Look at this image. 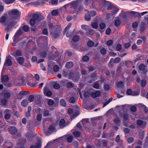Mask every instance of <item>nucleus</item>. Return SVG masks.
<instances>
[{
  "mask_svg": "<svg viewBox=\"0 0 148 148\" xmlns=\"http://www.w3.org/2000/svg\"><path fill=\"white\" fill-rule=\"evenodd\" d=\"M13 55L15 57L22 55L21 51L20 50H17L13 53Z\"/></svg>",
  "mask_w": 148,
  "mask_h": 148,
  "instance_id": "16",
  "label": "nucleus"
},
{
  "mask_svg": "<svg viewBox=\"0 0 148 148\" xmlns=\"http://www.w3.org/2000/svg\"><path fill=\"white\" fill-rule=\"evenodd\" d=\"M121 23V21L120 20H116L114 21V25L116 27L119 26Z\"/></svg>",
  "mask_w": 148,
  "mask_h": 148,
  "instance_id": "37",
  "label": "nucleus"
},
{
  "mask_svg": "<svg viewBox=\"0 0 148 148\" xmlns=\"http://www.w3.org/2000/svg\"><path fill=\"white\" fill-rule=\"evenodd\" d=\"M54 102L53 100L51 99H49L47 101V103L48 105L52 106L54 104Z\"/></svg>",
  "mask_w": 148,
  "mask_h": 148,
  "instance_id": "51",
  "label": "nucleus"
},
{
  "mask_svg": "<svg viewBox=\"0 0 148 148\" xmlns=\"http://www.w3.org/2000/svg\"><path fill=\"white\" fill-rule=\"evenodd\" d=\"M18 132V129L16 127L10 126V134L12 135H15Z\"/></svg>",
  "mask_w": 148,
  "mask_h": 148,
  "instance_id": "13",
  "label": "nucleus"
},
{
  "mask_svg": "<svg viewBox=\"0 0 148 148\" xmlns=\"http://www.w3.org/2000/svg\"><path fill=\"white\" fill-rule=\"evenodd\" d=\"M69 76L73 80L76 82L79 79V78H77L76 79H75L74 78V74L73 72H71L70 73Z\"/></svg>",
  "mask_w": 148,
  "mask_h": 148,
  "instance_id": "24",
  "label": "nucleus"
},
{
  "mask_svg": "<svg viewBox=\"0 0 148 148\" xmlns=\"http://www.w3.org/2000/svg\"><path fill=\"white\" fill-rule=\"evenodd\" d=\"M29 102H31L33 101L34 99V95H29L28 99Z\"/></svg>",
  "mask_w": 148,
  "mask_h": 148,
  "instance_id": "43",
  "label": "nucleus"
},
{
  "mask_svg": "<svg viewBox=\"0 0 148 148\" xmlns=\"http://www.w3.org/2000/svg\"><path fill=\"white\" fill-rule=\"evenodd\" d=\"M61 105L62 106L65 107L66 105V102L64 99H61L60 102Z\"/></svg>",
  "mask_w": 148,
  "mask_h": 148,
  "instance_id": "45",
  "label": "nucleus"
},
{
  "mask_svg": "<svg viewBox=\"0 0 148 148\" xmlns=\"http://www.w3.org/2000/svg\"><path fill=\"white\" fill-rule=\"evenodd\" d=\"M94 42L92 40H90L87 43V46L89 47H93L94 45Z\"/></svg>",
  "mask_w": 148,
  "mask_h": 148,
  "instance_id": "35",
  "label": "nucleus"
},
{
  "mask_svg": "<svg viewBox=\"0 0 148 148\" xmlns=\"http://www.w3.org/2000/svg\"><path fill=\"white\" fill-rule=\"evenodd\" d=\"M122 49V45L120 44H119L117 45L116 47V51H120Z\"/></svg>",
  "mask_w": 148,
  "mask_h": 148,
  "instance_id": "47",
  "label": "nucleus"
},
{
  "mask_svg": "<svg viewBox=\"0 0 148 148\" xmlns=\"http://www.w3.org/2000/svg\"><path fill=\"white\" fill-rule=\"evenodd\" d=\"M124 86V84L122 81L119 82L117 84V86L119 88H123Z\"/></svg>",
  "mask_w": 148,
  "mask_h": 148,
  "instance_id": "39",
  "label": "nucleus"
},
{
  "mask_svg": "<svg viewBox=\"0 0 148 148\" xmlns=\"http://www.w3.org/2000/svg\"><path fill=\"white\" fill-rule=\"evenodd\" d=\"M8 16L7 13L4 14L0 19V22L1 23H4V25L5 26L8 22Z\"/></svg>",
  "mask_w": 148,
  "mask_h": 148,
  "instance_id": "5",
  "label": "nucleus"
},
{
  "mask_svg": "<svg viewBox=\"0 0 148 148\" xmlns=\"http://www.w3.org/2000/svg\"><path fill=\"white\" fill-rule=\"evenodd\" d=\"M113 59L112 58H111L109 62L108 66L109 68H112L113 67L114 64V62L113 61Z\"/></svg>",
  "mask_w": 148,
  "mask_h": 148,
  "instance_id": "41",
  "label": "nucleus"
},
{
  "mask_svg": "<svg viewBox=\"0 0 148 148\" xmlns=\"http://www.w3.org/2000/svg\"><path fill=\"white\" fill-rule=\"evenodd\" d=\"M10 72H11V76H12V78L15 77L17 74L16 72H15L13 69H10Z\"/></svg>",
  "mask_w": 148,
  "mask_h": 148,
  "instance_id": "32",
  "label": "nucleus"
},
{
  "mask_svg": "<svg viewBox=\"0 0 148 148\" xmlns=\"http://www.w3.org/2000/svg\"><path fill=\"white\" fill-rule=\"evenodd\" d=\"M73 139V136H69L67 138V141L69 143H71Z\"/></svg>",
  "mask_w": 148,
  "mask_h": 148,
  "instance_id": "48",
  "label": "nucleus"
},
{
  "mask_svg": "<svg viewBox=\"0 0 148 148\" xmlns=\"http://www.w3.org/2000/svg\"><path fill=\"white\" fill-rule=\"evenodd\" d=\"M53 88L56 89H58L60 88V85L57 83L55 84L53 86Z\"/></svg>",
  "mask_w": 148,
  "mask_h": 148,
  "instance_id": "64",
  "label": "nucleus"
},
{
  "mask_svg": "<svg viewBox=\"0 0 148 148\" xmlns=\"http://www.w3.org/2000/svg\"><path fill=\"white\" fill-rule=\"evenodd\" d=\"M1 80L2 83L5 86L7 85V87H9V84H6V83L8 81L9 79V77L7 75H4L1 76Z\"/></svg>",
  "mask_w": 148,
  "mask_h": 148,
  "instance_id": "6",
  "label": "nucleus"
},
{
  "mask_svg": "<svg viewBox=\"0 0 148 148\" xmlns=\"http://www.w3.org/2000/svg\"><path fill=\"white\" fill-rule=\"evenodd\" d=\"M101 95V92L99 90H96L95 92H91L90 93V96L94 98L99 97Z\"/></svg>",
  "mask_w": 148,
  "mask_h": 148,
  "instance_id": "7",
  "label": "nucleus"
},
{
  "mask_svg": "<svg viewBox=\"0 0 148 148\" xmlns=\"http://www.w3.org/2000/svg\"><path fill=\"white\" fill-rule=\"evenodd\" d=\"M28 104V101L27 99H23L21 102V106L24 107L27 106Z\"/></svg>",
  "mask_w": 148,
  "mask_h": 148,
  "instance_id": "22",
  "label": "nucleus"
},
{
  "mask_svg": "<svg viewBox=\"0 0 148 148\" xmlns=\"http://www.w3.org/2000/svg\"><path fill=\"white\" fill-rule=\"evenodd\" d=\"M8 102V100L6 99H3L1 100V103L3 106H6L7 103Z\"/></svg>",
  "mask_w": 148,
  "mask_h": 148,
  "instance_id": "49",
  "label": "nucleus"
},
{
  "mask_svg": "<svg viewBox=\"0 0 148 148\" xmlns=\"http://www.w3.org/2000/svg\"><path fill=\"white\" fill-rule=\"evenodd\" d=\"M113 121L115 123L119 124V125L121 123V120L120 118L119 117H115L114 118Z\"/></svg>",
  "mask_w": 148,
  "mask_h": 148,
  "instance_id": "25",
  "label": "nucleus"
},
{
  "mask_svg": "<svg viewBox=\"0 0 148 148\" xmlns=\"http://www.w3.org/2000/svg\"><path fill=\"white\" fill-rule=\"evenodd\" d=\"M29 30V27L27 25H24L22 27H21L17 31L14 36V39L15 40L16 38H19L20 36L22 35L23 33V30L25 32H27Z\"/></svg>",
  "mask_w": 148,
  "mask_h": 148,
  "instance_id": "3",
  "label": "nucleus"
},
{
  "mask_svg": "<svg viewBox=\"0 0 148 148\" xmlns=\"http://www.w3.org/2000/svg\"><path fill=\"white\" fill-rule=\"evenodd\" d=\"M133 91L131 89L129 88L127 90V91H126V94L127 95H137V92H135V94H132Z\"/></svg>",
  "mask_w": 148,
  "mask_h": 148,
  "instance_id": "18",
  "label": "nucleus"
},
{
  "mask_svg": "<svg viewBox=\"0 0 148 148\" xmlns=\"http://www.w3.org/2000/svg\"><path fill=\"white\" fill-rule=\"evenodd\" d=\"M52 14L54 16H57L58 15V11L56 10H53L51 12Z\"/></svg>",
  "mask_w": 148,
  "mask_h": 148,
  "instance_id": "61",
  "label": "nucleus"
},
{
  "mask_svg": "<svg viewBox=\"0 0 148 148\" xmlns=\"http://www.w3.org/2000/svg\"><path fill=\"white\" fill-rule=\"evenodd\" d=\"M38 16L34 14L32 16V18L30 19L29 23L30 25L32 26L35 25L36 21H37Z\"/></svg>",
  "mask_w": 148,
  "mask_h": 148,
  "instance_id": "9",
  "label": "nucleus"
},
{
  "mask_svg": "<svg viewBox=\"0 0 148 148\" xmlns=\"http://www.w3.org/2000/svg\"><path fill=\"white\" fill-rule=\"evenodd\" d=\"M113 60V61L114 62L117 63L119 62L120 61V59L119 57H116L114 59L112 58Z\"/></svg>",
  "mask_w": 148,
  "mask_h": 148,
  "instance_id": "62",
  "label": "nucleus"
},
{
  "mask_svg": "<svg viewBox=\"0 0 148 148\" xmlns=\"http://www.w3.org/2000/svg\"><path fill=\"white\" fill-rule=\"evenodd\" d=\"M89 60V57L87 56H84L82 58V60L84 62H87Z\"/></svg>",
  "mask_w": 148,
  "mask_h": 148,
  "instance_id": "52",
  "label": "nucleus"
},
{
  "mask_svg": "<svg viewBox=\"0 0 148 148\" xmlns=\"http://www.w3.org/2000/svg\"><path fill=\"white\" fill-rule=\"evenodd\" d=\"M139 104L140 106L143 108L144 110L145 113H147L148 112V108H147V107L145 105L142 103H140Z\"/></svg>",
  "mask_w": 148,
  "mask_h": 148,
  "instance_id": "28",
  "label": "nucleus"
},
{
  "mask_svg": "<svg viewBox=\"0 0 148 148\" xmlns=\"http://www.w3.org/2000/svg\"><path fill=\"white\" fill-rule=\"evenodd\" d=\"M74 84L72 82H69L66 84V87L68 88H72L74 87Z\"/></svg>",
  "mask_w": 148,
  "mask_h": 148,
  "instance_id": "26",
  "label": "nucleus"
},
{
  "mask_svg": "<svg viewBox=\"0 0 148 148\" xmlns=\"http://www.w3.org/2000/svg\"><path fill=\"white\" fill-rule=\"evenodd\" d=\"M5 114L4 118L5 119H9V110H6L4 112Z\"/></svg>",
  "mask_w": 148,
  "mask_h": 148,
  "instance_id": "17",
  "label": "nucleus"
},
{
  "mask_svg": "<svg viewBox=\"0 0 148 148\" xmlns=\"http://www.w3.org/2000/svg\"><path fill=\"white\" fill-rule=\"evenodd\" d=\"M47 53L46 51H44L41 52L40 55L42 58H45L46 57Z\"/></svg>",
  "mask_w": 148,
  "mask_h": 148,
  "instance_id": "53",
  "label": "nucleus"
},
{
  "mask_svg": "<svg viewBox=\"0 0 148 148\" xmlns=\"http://www.w3.org/2000/svg\"><path fill=\"white\" fill-rule=\"evenodd\" d=\"M131 45V44L130 42L125 43L124 45V47L125 49H127Z\"/></svg>",
  "mask_w": 148,
  "mask_h": 148,
  "instance_id": "59",
  "label": "nucleus"
},
{
  "mask_svg": "<svg viewBox=\"0 0 148 148\" xmlns=\"http://www.w3.org/2000/svg\"><path fill=\"white\" fill-rule=\"evenodd\" d=\"M100 52L101 54L105 55L107 51L105 48H102L100 50Z\"/></svg>",
  "mask_w": 148,
  "mask_h": 148,
  "instance_id": "50",
  "label": "nucleus"
},
{
  "mask_svg": "<svg viewBox=\"0 0 148 148\" xmlns=\"http://www.w3.org/2000/svg\"><path fill=\"white\" fill-rule=\"evenodd\" d=\"M35 15H36L38 16L37 20H38L39 21H40L44 19L45 18L43 15L40 14L39 15L37 14H34Z\"/></svg>",
  "mask_w": 148,
  "mask_h": 148,
  "instance_id": "30",
  "label": "nucleus"
},
{
  "mask_svg": "<svg viewBox=\"0 0 148 148\" xmlns=\"http://www.w3.org/2000/svg\"><path fill=\"white\" fill-rule=\"evenodd\" d=\"M44 94L45 96H46L48 97H51L52 95V93L51 91L48 90L46 92V88L45 87L44 89Z\"/></svg>",
  "mask_w": 148,
  "mask_h": 148,
  "instance_id": "20",
  "label": "nucleus"
},
{
  "mask_svg": "<svg viewBox=\"0 0 148 148\" xmlns=\"http://www.w3.org/2000/svg\"><path fill=\"white\" fill-rule=\"evenodd\" d=\"M73 65V63L72 62H68L66 63L65 67L67 69H71L72 68Z\"/></svg>",
  "mask_w": 148,
  "mask_h": 148,
  "instance_id": "15",
  "label": "nucleus"
},
{
  "mask_svg": "<svg viewBox=\"0 0 148 148\" xmlns=\"http://www.w3.org/2000/svg\"><path fill=\"white\" fill-rule=\"evenodd\" d=\"M69 101L70 103H75L76 100L75 98L73 97H72L70 98Z\"/></svg>",
  "mask_w": 148,
  "mask_h": 148,
  "instance_id": "58",
  "label": "nucleus"
},
{
  "mask_svg": "<svg viewBox=\"0 0 148 148\" xmlns=\"http://www.w3.org/2000/svg\"><path fill=\"white\" fill-rule=\"evenodd\" d=\"M103 88L105 90L107 91L110 89V86L108 84H104L103 85Z\"/></svg>",
  "mask_w": 148,
  "mask_h": 148,
  "instance_id": "55",
  "label": "nucleus"
},
{
  "mask_svg": "<svg viewBox=\"0 0 148 148\" xmlns=\"http://www.w3.org/2000/svg\"><path fill=\"white\" fill-rule=\"evenodd\" d=\"M147 66L144 64H142L138 66V68L140 71L143 72V73L145 74L147 73V71L145 69Z\"/></svg>",
  "mask_w": 148,
  "mask_h": 148,
  "instance_id": "11",
  "label": "nucleus"
},
{
  "mask_svg": "<svg viewBox=\"0 0 148 148\" xmlns=\"http://www.w3.org/2000/svg\"><path fill=\"white\" fill-rule=\"evenodd\" d=\"M59 67L58 65H55L53 66V70L55 72H58L59 70Z\"/></svg>",
  "mask_w": 148,
  "mask_h": 148,
  "instance_id": "40",
  "label": "nucleus"
},
{
  "mask_svg": "<svg viewBox=\"0 0 148 148\" xmlns=\"http://www.w3.org/2000/svg\"><path fill=\"white\" fill-rule=\"evenodd\" d=\"M32 110V107L31 106H29L28 107L27 112H26V115L27 117H29L31 116V111Z\"/></svg>",
  "mask_w": 148,
  "mask_h": 148,
  "instance_id": "23",
  "label": "nucleus"
},
{
  "mask_svg": "<svg viewBox=\"0 0 148 148\" xmlns=\"http://www.w3.org/2000/svg\"><path fill=\"white\" fill-rule=\"evenodd\" d=\"M143 121L141 120L138 119L137 120V124L139 126H141L143 125Z\"/></svg>",
  "mask_w": 148,
  "mask_h": 148,
  "instance_id": "56",
  "label": "nucleus"
},
{
  "mask_svg": "<svg viewBox=\"0 0 148 148\" xmlns=\"http://www.w3.org/2000/svg\"><path fill=\"white\" fill-rule=\"evenodd\" d=\"M98 24L97 22L93 23L92 24V28L97 29L98 27Z\"/></svg>",
  "mask_w": 148,
  "mask_h": 148,
  "instance_id": "54",
  "label": "nucleus"
},
{
  "mask_svg": "<svg viewBox=\"0 0 148 148\" xmlns=\"http://www.w3.org/2000/svg\"><path fill=\"white\" fill-rule=\"evenodd\" d=\"M97 81L94 83L93 87L95 89H99V88L100 86L99 84L97 83Z\"/></svg>",
  "mask_w": 148,
  "mask_h": 148,
  "instance_id": "46",
  "label": "nucleus"
},
{
  "mask_svg": "<svg viewBox=\"0 0 148 148\" xmlns=\"http://www.w3.org/2000/svg\"><path fill=\"white\" fill-rule=\"evenodd\" d=\"M130 110L133 112H135L137 110V108L134 105L130 107Z\"/></svg>",
  "mask_w": 148,
  "mask_h": 148,
  "instance_id": "57",
  "label": "nucleus"
},
{
  "mask_svg": "<svg viewBox=\"0 0 148 148\" xmlns=\"http://www.w3.org/2000/svg\"><path fill=\"white\" fill-rule=\"evenodd\" d=\"M106 24L104 23H101L100 24L99 26L101 29H103L106 27Z\"/></svg>",
  "mask_w": 148,
  "mask_h": 148,
  "instance_id": "60",
  "label": "nucleus"
},
{
  "mask_svg": "<svg viewBox=\"0 0 148 148\" xmlns=\"http://www.w3.org/2000/svg\"><path fill=\"white\" fill-rule=\"evenodd\" d=\"M130 14L134 17H141L140 14L138 12L132 11L130 12Z\"/></svg>",
  "mask_w": 148,
  "mask_h": 148,
  "instance_id": "12",
  "label": "nucleus"
},
{
  "mask_svg": "<svg viewBox=\"0 0 148 148\" xmlns=\"http://www.w3.org/2000/svg\"><path fill=\"white\" fill-rule=\"evenodd\" d=\"M48 26L51 31V36L53 38H56L59 37L60 33V31L58 27L53 26V23H50L48 24Z\"/></svg>",
  "mask_w": 148,
  "mask_h": 148,
  "instance_id": "2",
  "label": "nucleus"
},
{
  "mask_svg": "<svg viewBox=\"0 0 148 148\" xmlns=\"http://www.w3.org/2000/svg\"><path fill=\"white\" fill-rule=\"evenodd\" d=\"M122 116L123 119V123L124 125L127 126L129 119L128 115L127 113H125Z\"/></svg>",
  "mask_w": 148,
  "mask_h": 148,
  "instance_id": "8",
  "label": "nucleus"
},
{
  "mask_svg": "<svg viewBox=\"0 0 148 148\" xmlns=\"http://www.w3.org/2000/svg\"><path fill=\"white\" fill-rule=\"evenodd\" d=\"M19 15V12L16 9L10 10V29L14 26L17 23V21L15 20L17 18Z\"/></svg>",
  "mask_w": 148,
  "mask_h": 148,
  "instance_id": "1",
  "label": "nucleus"
},
{
  "mask_svg": "<svg viewBox=\"0 0 148 148\" xmlns=\"http://www.w3.org/2000/svg\"><path fill=\"white\" fill-rule=\"evenodd\" d=\"M145 24L143 22H141V25L140 26V30L142 32H143L145 29Z\"/></svg>",
  "mask_w": 148,
  "mask_h": 148,
  "instance_id": "33",
  "label": "nucleus"
},
{
  "mask_svg": "<svg viewBox=\"0 0 148 148\" xmlns=\"http://www.w3.org/2000/svg\"><path fill=\"white\" fill-rule=\"evenodd\" d=\"M43 114V116L45 117L48 116L50 115L49 111L47 110H44Z\"/></svg>",
  "mask_w": 148,
  "mask_h": 148,
  "instance_id": "36",
  "label": "nucleus"
},
{
  "mask_svg": "<svg viewBox=\"0 0 148 148\" xmlns=\"http://www.w3.org/2000/svg\"><path fill=\"white\" fill-rule=\"evenodd\" d=\"M30 135L29 133H27L25 135V136L27 138V140L28 141H31L34 138L32 136L29 135Z\"/></svg>",
  "mask_w": 148,
  "mask_h": 148,
  "instance_id": "29",
  "label": "nucleus"
},
{
  "mask_svg": "<svg viewBox=\"0 0 148 148\" xmlns=\"http://www.w3.org/2000/svg\"><path fill=\"white\" fill-rule=\"evenodd\" d=\"M66 121L64 119H61L59 122V127L63 128L65 126Z\"/></svg>",
  "mask_w": 148,
  "mask_h": 148,
  "instance_id": "14",
  "label": "nucleus"
},
{
  "mask_svg": "<svg viewBox=\"0 0 148 148\" xmlns=\"http://www.w3.org/2000/svg\"><path fill=\"white\" fill-rule=\"evenodd\" d=\"M79 39V36L77 35L74 36L73 38V41L74 42H78Z\"/></svg>",
  "mask_w": 148,
  "mask_h": 148,
  "instance_id": "31",
  "label": "nucleus"
},
{
  "mask_svg": "<svg viewBox=\"0 0 148 148\" xmlns=\"http://www.w3.org/2000/svg\"><path fill=\"white\" fill-rule=\"evenodd\" d=\"M83 9V6L82 5H79V6L77 7V9L75 10L76 13L77 14H78L79 13L78 11H80L82 10Z\"/></svg>",
  "mask_w": 148,
  "mask_h": 148,
  "instance_id": "42",
  "label": "nucleus"
},
{
  "mask_svg": "<svg viewBox=\"0 0 148 148\" xmlns=\"http://www.w3.org/2000/svg\"><path fill=\"white\" fill-rule=\"evenodd\" d=\"M73 134L75 137H79L81 135V132L77 131H74L73 132Z\"/></svg>",
  "mask_w": 148,
  "mask_h": 148,
  "instance_id": "27",
  "label": "nucleus"
},
{
  "mask_svg": "<svg viewBox=\"0 0 148 148\" xmlns=\"http://www.w3.org/2000/svg\"><path fill=\"white\" fill-rule=\"evenodd\" d=\"M30 93L28 91H22L20 92L18 94V95L24 96L29 95Z\"/></svg>",
  "mask_w": 148,
  "mask_h": 148,
  "instance_id": "19",
  "label": "nucleus"
},
{
  "mask_svg": "<svg viewBox=\"0 0 148 148\" xmlns=\"http://www.w3.org/2000/svg\"><path fill=\"white\" fill-rule=\"evenodd\" d=\"M108 9L109 10H112V15L113 16L116 14L118 12L119 9L113 4H111L108 6Z\"/></svg>",
  "mask_w": 148,
  "mask_h": 148,
  "instance_id": "4",
  "label": "nucleus"
},
{
  "mask_svg": "<svg viewBox=\"0 0 148 148\" xmlns=\"http://www.w3.org/2000/svg\"><path fill=\"white\" fill-rule=\"evenodd\" d=\"M17 60L18 63L20 64H22L24 62V59L22 57H18V58Z\"/></svg>",
  "mask_w": 148,
  "mask_h": 148,
  "instance_id": "34",
  "label": "nucleus"
},
{
  "mask_svg": "<svg viewBox=\"0 0 148 148\" xmlns=\"http://www.w3.org/2000/svg\"><path fill=\"white\" fill-rule=\"evenodd\" d=\"M79 0H76L72 2L71 3V7L74 9H75V11L77 9V7L79 6Z\"/></svg>",
  "mask_w": 148,
  "mask_h": 148,
  "instance_id": "10",
  "label": "nucleus"
},
{
  "mask_svg": "<svg viewBox=\"0 0 148 148\" xmlns=\"http://www.w3.org/2000/svg\"><path fill=\"white\" fill-rule=\"evenodd\" d=\"M91 17L89 14H86L85 16V19L87 21H89L91 19Z\"/></svg>",
  "mask_w": 148,
  "mask_h": 148,
  "instance_id": "44",
  "label": "nucleus"
},
{
  "mask_svg": "<svg viewBox=\"0 0 148 148\" xmlns=\"http://www.w3.org/2000/svg\"><path fill=\"white\" fill-rule=\"evenodd\" d=\"M4 97L5 99H8L9 97V92L7 91L5 92Z\"/></svg>",
  "mask_w": 148,
  "mask_h": 148,
  "instance_id": "63",
  "label": "nucleus"
},
{
  "mask_svg": "<svg viewBox=\"0 0 148 148\" xmlns=\"http://www.w3.org/2000/svg\"><path fill=\"white\" fill-rule=\"evenodd\" d=\"M83 95L85 98H87L90 95V93L89 91H85L84 92Z\"/></svg>",
  "mask_w": 148,
  "mask_h": 148,
  "instance_id": "38",
  "label": "nucleus"
},
{
  "mask_svg": "<svg viewBox=\"0 0 148 148\" xmlns=\"http://www.w3.org/2000/svg\"><path fill=\"white\" fill-rule=\"evenodd\" d=\"M41 144L40 142L36 144V145H32L30 148H41Z\"/></svg>",
  "mask_w": 148,
  "mask_h": 148,
  "instance_id": "21",
  "label": "nucleus"
}]
</instances>
